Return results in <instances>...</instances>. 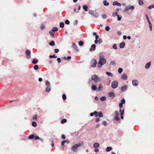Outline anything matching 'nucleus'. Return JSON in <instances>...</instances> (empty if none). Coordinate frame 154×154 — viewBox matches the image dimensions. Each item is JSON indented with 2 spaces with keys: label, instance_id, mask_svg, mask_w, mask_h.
<instances>
[{
  "label": "nucleus",
  "instance_id": "1",
  "mask_svg": "<svg viewBox=\"0 0 154 154\" xmlns=\"http://www.w3.org/2000/svg\"><path fill=\"white\" fill-rule=\"evenodd\" d=\"M103 57V55H100L99 56V61L98 63V66L99 68H100L104 64L106 63V60Z\"/></svg>",
  "mask_w": 154,
  "mask_h": 154
},
{
  "label": "nucleus",
  "instance_id": "11",
  "mask_svg": "<svg viewBox=\"0 0 154 154\" xmlns=\"http://www.w3.org/2000/svg\"><path fill=\"white\" fill-rule=\"evenodd\" d=\"M125 46V43L124 42H121L119 45V47L121 48H122L124 47Z\"/></svg>",
  "mask_w": 154,
  "mask_h": 154
},
{
  "label": "nucleus",
  "instance_id": "22",
  "mask_svg": "<svg viewBox=\"0 0 154 154\" xmlns=\"http://www.w3.org/2000/svg\"><path fill=\"white\" fill-rule=\"evenodd\" d=\"M64 23L63 22H60V26L61 28L64 27Z\"/></svg>",
  "mask_w": 154,
  "mask_h": 154
},
{
  "label": "nucleus",
  "instance_id": "25",
  "mask_svg": "<svg viewBox=\"0 0 154 154\" xmlns=\"http://www.w3.org/2000/svg\"><path fill=\"white\" fill-rule=\"evenodd\" d=\"M83 8L85 11H88L87 9H88V8L87 5H83Z\"/></svg>",
  "mask_w": 154,
  "mask_h": 154
},
{
  "label": "nucleus",
  "instance_id": "35",
  "mask_svg": "<svg viewBox=\"0 0 154 154\" xmlns=\"http://www.w3.org/2000/svg\"><path fill=\"white\" fill-rule=\"evenodd\" d=\"M32 125L33 127H36L37 126V124L35 122H32Z\"/></svg>",
  "mask_w": 154,
  "mask_h": 154
},
{
  "label": "nucleus",
  "instance_id": "12",
  "mask_svg": "<svg viewBox=\"0 0 154 154\" xmlns=\"http://www.w3.org/2000/svg\"><path fill=\"white\" fill-rule=\"evenodd\" d=\"M121 78L124 80L126 79L127 78V75L125 74H123L122 75Z\"/></svg>",
  "mask_w": 154,
  "mask_h": 154
},
{
  "label": "nucleus",
  "instance_id": "24",
  "mask_svg": "<svg viewBox=\"0 0 154 154\" xmlns=\"http://www.w3.org/2000/svg\"><path fill=\"white\" fill-rule=\"evenodd\" d=\"M103 4L104 5L106 6H108L109 5V3L107 2V1L105 0L103 2Z\"/></svg>",
  "mask_w": 154,
  "mask_h": 154
},
{
  "label": "nucleus",
  "instance_id": "48",
  "mask_svg": "<svg viewBox=\"0 0 154 154\" xmlns=\"http://www.w3.org/2000/svg\"><path fill=\"white\" fill-rule=\"evenodd\" d=\"M62 98L63 100H66V95L65 94H63Z\"/></svg>",
  "mask_w": 154,
  "mask_h": 154
},
{
  "label": "nucleus",
  "instance_id": "27",
  "mask_svg": "<svg viewBox=\"0 0 154 154\" xmlns=\"http://www.w3.org/2000/svg\"><path fill=\"white\" fill-rule=\"evenodd\" d=\"M38 62V60H36L35 59H33V60L32 61V63L34 64H36Z\"/></svg>",
  "mask_w": 154,
  "mask_h": 154
},
{
  "label": "nucleus",
  "instance_id": "14",
  "mask_svg": "<svg viewBox=\"0 0 154 154\" xmlns=\"http://www.w3.org/2000/svg\"><path fill=\"white\" fill-rule=\"evenodd\" d=\"M150 65H151V62H149L147 63L145 66V68L146 69H148L150 67Z\"/></svg>",
  "mask_w": 154,
  "mask_h": 154
},
{
  "label": "nucleus",
  "instance_id": "20",
  "mask_svg": "<svg viewBox=\"0 0 154 154\" xmlns=\"http://www.w3.org/2000/svg\"><path fill=\"white\" fill-rule=\"evenodd\" d=\"M49 45L51 46H54L55 45V42L54 41H51V42L49 43Z\"/></svg>",
  "mask_w": 154,
  "mask_h": 154
},
{
  "label": "nucleus",
  "instance_id": "40",
  "mask_svg": "<svg viewBox=\"0 0 154 154\" xmlns=\"http://www.w3.org/2000/svg\"><path fill=\"white\" fill-rule=\"evenodd\" d=\"M124 110L123 109V111H122V113H120L121 118L122 119H123L124 117H123V113H124Z\"/></svg>",
  "mask_w": 154,
  "mask_h": 154
},
{
  "label": "nucleus",
  "instance_id": "52",
  "mask_svg": "<svg viewBox=\"0 0 154 154\" xmlns=\"http://www.w3.org/2000/svg\"><path fill=\"white\" fill-rule=\"evenodd\" d=\"M109 27L108 26H107L105 27V29L107 31H108L109 29Z\"/></svg>",
  "mask_w": 154,
  "mask_h": 154
},
{
  "label": "nucleus",
  "instance_id": "64",
  "mask_svg": "<svg viewBox=\"0 0 154 154\" xmlns=\"http://www.w3.org/2000/svg\"><path fill=\"white\" fill-rule=\"evenodd\" d=\"M78 23V21L77 20H75L74 22V25H75L77 24Z\"/></svg>",
  "mask_w": 154,
  "mask_h": 154
},
{
  "label": "nucleus",
  "instance_id": "38",
  "mask_svg": "<svg viewBox=\"0 0 154 154\" xmlns=\"http://www.w3.org/2000/svg\"><path fill=\"white\" fill-rule=\"evenodd\" d=\"M49 57L50 58H56L57 57L56 56L55 54H54L53 55H50L49 56Z\"/></svg>",
  "mask_w": 154,
  "mask_h": 154
},
{
  "label": "nucleus",
  "instance_id": "49",
  "mask_svg": "<svg viewBox=\"0 0 154 154\" xmlns=\"http://www.w3.org/2000/svg\"><path fill=\"white\" fill-rule=\"evenodd\" d=\"M93 113H94V115H95V116L96 117H97L98 116V115H97V114H98V112L96 111H94V112H93Z\"/></svg>",
  "mask_w": 154,
  "mask_h": 154
},
{
  "label": "nucleus",
  "instance_id": "13",
  "mask_svg": "<svg viewBox=\"0 0 154 154\" xmlns=\"http://www.w3.org/2000/svg\"><path fill=\"white\" fill-rule=\"evenodd\" d=\"M113 5H117L118 6H121V4L119 3L118 2L116 1L114 2L113 3Z\"/></svg>",
  "mask_w": 154,
  "mask_h": 154
},
{
  "label": "nucleus",
  "instance_id": "60",
  "mask_svg": "<svg viewBox=\"0 0 154 154\" xmlns=\"http://www.w3.org/2000/svg\"><path fill=\"white\" fill-rule=\"evenodd\" d=\"M98 42L99 44L102 43L103 42V41L101 38H100L98 40Z\"/></svg>",
  "mask_w": 154,
  "mask_h": 154
},
{
  "label": "nucleus",
  "instance_id": "51",
  "mask_svg": "<svg viewBox=\"0 0 154 154\" xmlns=\"http://www.w3.org/2000/svg\"><path fill=\"white\" fill-rule=\"evenodd\" d=\"M103 87L102 85L101 84H100L99 85V87L98 88V89L99 91H100V88H101Z\"/></svg>",
  "mask_w": 154,
  "mask_h": 154
},
{
  "label": "nucleus",
  "instance_id": "42",
  "mask_svg": "<svg viewBox=\"0 0 154 154\" xmlns=\"http://www.w3.org/2000/svg\"><path fill=\"white\" fill-rule=\"evenodd\" d=\"M100 99L101 101H104L106 99V97H102L100 98Z\"/></svg>",
  "mask_w": 154,
  "mask_h": 154
},
{
  "label": "nucleus",
  "instance_id": "53",
  "mask_svg": "<svg viewBox=\"0 0 154 154\" xmlns=\"http://www.w3.org/2000/svg\"><path fill=\"white\" fill-rule=\"evenodd\" d=\"M65 142H66V140H64L62 141L61 143V144L62 146H63L65 143Z\"/></svg>",
  "mask_w": 154,
  "mask_h": 154
},
{
  "label": "nucleus",
  "instance_id": "7",
  "mask_svg": "<svg viewBox=\"0 0 154 154\" xmlns=\"http://www.w3.org/2000/svg\"><path fill=\"white\" fill-rule=\"evenodd\" d=\"M134 7L133 6L130 7L129 6H127L125 9L124 11H125L129 10H133L134 9Z\"/></svg>",
  "mask_w": 154,
  "mask_h": 154
},
{
  "label": "nucleus",
  "instance_id": "2",
  "mask_svg": "<svg viewBox=\"0 0 154 154\" xmlns=\"http://www.w3.org/2000/svg\"><path fill=\"white\" fill-rule=\"evenodd\" d=\"M83 144V143H79L76 144L74 146H73L71 147V149L74 152H75L78 148L82 146Z\"/></svg>",
  "mask_w": 154,
  "mask_h": 154
},
{
  "label": "nucleus",
  "instance_id": "50",
  "mask_svg": "<svg viewBox=\"0 0 154 154\" xmlns=\"http://www.w3.org/2000/svg\"><path fill=\"white\" fill-rule=\"evenodd\" d=\"M112 48L114 49H117V47L116 46V44H114L112 46Z\"/></svg>",
  "mask_w": 154,
  "mask_h": 154
},
{
  "label": "nucleus",
  "instance_id": "30",
  "mask_svg": "<svg viewBox=\"0 0 154 154\" xmlns=\"http://www.w3.org/2000/svg\"><path fill=\"white\" fill-rule=\"evenodd\" d=\"M98 116L100 117H103V115L101 112H99Z\"/></svg>",
  "mask_w": 154,
  "mask_h": 154
},
{
  "label": "nucleus",
  "instance_id": "17",
  "mask_svg": "<svg viewBox=\"0 0 154 154\" xmlns=\"http://www.w3.org/2000/svg\"><path fill=\"white\" fill-rule=\"evenodd\" d=\"M127 88V86L126 85H125L122 88L121 91H124L126 90Z\"/></svg>",
  "mask_w": 154,
  "mask_h": 154
},
{
  "label": "nucleus",
  "instance_id": "19",
  "mask_svg": "<svg viewBox=\"0 0 154 154\" xmlns=\"http://www.w3.org/2000/svg\"><path fill=\"white\" fill-rule=\"evenodd\" d=\"M99 146V144L98 143H95L94 144V148H98Z\"/></svg>",
  "mask_w": 154,
  "mask_h": 154
},
{
  "label": "nucleus",
  "instance_id": "55",
  "mask_svg": "<svg viewBox=\"0 0 154 154\" xmlns=\"http://www.w3.org/2000/svg\"><path fill=\"white\" fill-rule=\"evenodd\" d=\"M125 103V100L124 99H122L121 100V103H122V104H124Z\"/></svg>",
  "mask_w": 154,
  "mask_h": 154
},
{
  "label": "nucleus",
  "instance_id": "33",
  "mask_svg": "<svg viewBox=\"0 0 154 154\" xmlns=\"http://www.w3.org/2000/svg\"><path fill=\"white\" fill-rule=\"evenodd\" d=\"M66 121H67V120L66 119H63L61 121V123L62 124H63L64 123L66 122Z\"/></svg>",
  "mask_w": 154,
  "mask_h": 154
},
{
  "label": "nucleus",
  "instance_id": "9",
  "mask_svg": "<svg viewBox=\"0 0 154 154\" xmlns=\"http://www.w3.org/2000/svg\"><path fill=\"white\" fill-rule=\"evenodd\" d=\"M72 46L74 48V49L75 51H79V49L78 48V47L75 43H73Z\"/></svg>",
  "mask_w": 154,
  "mask_h": 154
},
{
  "label": "nucleus",
  "instance_id": "18",
  "mask_svg": "<svg viewBox=\"0 0 154 154\" xmlns=\"http://www.w3.org/2000/svg\"><path fill=\"white\" fill-rule=\"evenodd\" d=\"M94 17H98L99 14L96 11L92 15Z\"/></svg>",
  "mask_w": 154,
  "mask_h": 154
},
{
  "label": "nucleus",
  "instance_id": "34",
  "mask_svg": "<svg viewBox=\"0 0 154 154\" xmlns=\"http://www.w3.org/2000/svg\"><path fill=\"white\" fill-rule=\"evenodd\" d=\"M154 8V5H152L148 6V8L149 9H150Z\"/></svg>",
  "mask_w": 154,
  "mask_h": 154
},
{
  "label": "nucleus",
  "instance_id": "59",
  "mask_svg": "<svg viewBox=\"0 0 154 154\" xmlns=\"http://www.w3.org/2000/svg\"><path fill=\"white\" fill-rule=\"evenodd\" d=\"M57 62L58 63H60L61 62V59L59 58H58L57 59Z\"/></svg>",
  "mask_w": 154,
  "mask_h": 154
},
{
  "label": "nucleus",
  "instance_id": "62",
  "mask_svg": "<svg viewBox=\"0 0 154 154\" xmlns=\"http://www.w3.org/2000/svg\"><path fill=\"white\" fill-rule=\"evenodd\" d=\"M61 138L63 139H65V138H66L64 134L62 135V136H61Z\"/></svg>",
  "mask_w": 154,
  "mask_h": 154
},
{
  "label": "nucleus",
  "instance_id": "10",
  "mask_svg": "<svg viewBox=\"0 0 154 154\" xmlns=\"http://www.w3.org/2000/svg\"><path fill=\"white\" fill-rule=\"evenodd\" d=\"M96 45L95 44H93L92 45L91 48L90 49V51H94L95 49Z\"/></svg>",
  "mask_w": 154,
  "mask_h": 154
},
{
  "label": "nucleus",
  "instance_id": "29",
  "mask_svg": "<svg viewBox=\"0 0 154 154\" xmlns=\"http://www.w3.org/2000/svg\"><path fill=\"white\" fill-rule=\"evenodd\" d=\"M35 137V136L34 134H31L30 135H29L28 137L30 139H32L33 138Z\"/></svg>",
  "mask_w": 154,
  "mask_h": 154
},
{
  "label": "nucleus",
  "instance_id": "32",
  "mask_svg": "<svg viewBox=\"0 0 154 154\" xmlns=\"http://www.w3.org/2000/svg\"><path fill=\"white\" fill-rule=\"evenodd\" d=\"M96 11H94L92 10H89V14L93 15V14L95 13Z\"/></svg>",
  "mask_w": 154,
  "mask_h": 154
},
{
  "label": "nucleus",
  "instance_id": "6",
  "mask_svg": "<svg viewBox=\"0 0 154 154\" xmlns=\"http://www.w3.org/2000/svg\"><path fill=\"white\" fill-rule=\"evenodd\" d=\"M26 55V58L27 59H29L31 57V53L30 51L29 50H26L25 52Z\"/></svg>",
  "mask_w": 154,
  "mask_h": 154
},
{
  "label": "nucleus",
  "instance_id": "39",
  "mask_svg": "<svg viewBox=\"0 0 154 154\" xmlns=\"http://www.w3.org/2000/svg\"><path fill=\"white\" fill-rule=\"evenodd\" d=\"M84 44L83 42L82 41H80L79 42V45L80 46H82Z\"/></svg>",
  "mask_w": 154,
  "mask_h": 154
},
{
  "label": "nucleus",
  "instance_id": "61",
  "mask_svg": "<svg viewBox=\"0 0 154 154\" xmlns=\"http://www.w3.org/2000/svg\"><path fill=\"white\" fill-rule=\"evenodd\" d=\"M34 137L35 140H36L40 139V138L38 136H35Z\"/></svg>",
  "mask_w": 154,
  "mask_h": 154
},
{
  "label": "nucleus",
  "instance_id": "3",
  "mask_svg": "<svg viewBox=\"0 0 154 154\" xmlns=\"http://www.w3.org/2000/svg\"><path fill=\"white\" fill-rule=\"evenodd\" d=\"M92 80H93L94 82L97 83L100 81V79L96 75H93L91 78Z\"/></svg>",
  "mask_w": 154,
  "mask_h": 154
},
{
  "label": "nucleus",
  "instance_id": "47",
  "mask_svg": "<svg viewBox=\"0 0 154 154\" xmlns=\"http://www.w3.org/2000/svg\"><path fill=\"white\" fill-rule=\"evenodd\" d=\"M115 119L117 121H119L120 120V118L118 116H116L115 118Z\"/></svg>",
  "mask_w": 154,
  "mask_h": 154
},
{
  "label": "nucleus",
  "instance_id": "23",
  "mask_svg": "<svg viewBox=\"0 0 154 154\" xmlns=\"http://www.w3.org/2000/svg\"><path fill=\"white\" fill-rule=\"evenodd\" d=\"M51 90V88L50 86H48L46 88V91L47 92H49Z\"/></svg>",
  "mask_w": 154,
  "mask_h": 154
},
{
  "label": "nucleus",
  "instance_id": "8",
  "mask_svg": "<svg viewBox=\"0 0 154 154\" xmlns=\"http://www.w3.org/2000/svg\"><path fill=\"white\" fill-rule=\"evenodd\" d=\"M132 83L133 85L137 86L138 84V82L136 80H134L132 82Z\"/></svg>",
  "mask_w": 154,
  "mask_h": 154
},
{
  "label": "nucleus",
  "instance_id": "44",
  "mask_svg": "<svg viewBox=\"0 0 154 154\" xmlns=\"http://www.w3.org/2000/svg\"><path fill=\"white\" fill-rule=\"evenodd\" d=\"M122 70H123V69H122V68H119V69H118V72L120 73H121L122 72Z\"/></svg>",
  "mask_w": 154,
  "mask_h": 154
},
{
  "label": "nucleus",
  "instance_id": "4",
  "mask_svg": "<svg viewBox=\"0 0 154 154\" xmlns=\"http://www.w3.org/2000/svg\"><path fill=\"white\" fill-rule=\"evenodd\" d=\"M97 61L94 59L92 60L91 62V66L92 67H95L96 66L97 64Z\"/></svg>",
  "mask_w": 154,
  "mask_h": 154
},
{
  "label": "nucleus",
  "instance_id": "26",
  "mask_svg": "<svg viewBox=\"0 0 154 154\" xmlns=\"http://www.w3.org/2000/svg\"><path fill=\"white\" fill-rule=\"evenodd\" d=\"M112 149V148L111 147H107L106 148V151L109 152L111 151Z\"/></svg>",
  "mask_w": 154,
  "mask_h": 154
},
{
  "label": "nucleus",
  "instance_id": "31",
  "mask_svg": "<svg viewBox=\"0 0 154 154\" xmlns=\"http://www.w3.org/2000/svg\"><path fill=\"white\" fill-rule=\"evenodd\" d=\"M106 74L108 75L109 76H112L113 75H112V74L109 72H106Z\"/></svg>",
  "mask_w": 154,
  "mask_h": 154
},
{
  "label": "nucleus",
  "instance_id": "37",
  "mask_svg": "<svg viewBox=\"0 0 154 154\" xmlns=\"http://www.w3.org/2000/svg\"><path fill=\"white\" fill-rule=\"evenodd\" d=\"M38 66L37 65H35L34 66V69L35 70H37L38 69Z\"/></svg>",
  "mask_w": 154,
  "mask_h": 154
},
{
  "label": "nucleus",
  "instance_id": "41",
  "mask_svg": "<svg viewBox=\"0 0 154 154\" xmlns=\"http://www.w3.org/2000/svg\"><path fill=\"white\" fill-rule=\"evenodd\" d=\"M46 85L48 86H50V83L48 81H47L46 82Z\"/></svg>",
  "mask_w": 154,
  "mask_h": 154
},
{
  "label": "nucleus",
  "instance_id": "21",
  "mask_svg": "<svg viewBox=\"0 0 154 154\" xmlns=\"http://www.w3.org/2000/svg\"><path fill=\"white\" fill-rule=\"evenodd\" d=\"M138 3L140 5H143L144 4L143 0H139Z\"/></svg>",
  "mask_w": 154,
  "mask_h": 154
},
{
  "label": "nucleus",
  "instance_id": "15",
  "mask_svg": "<svg viewBox=\"0 0 154 154\" xmlns=\"http://www.w3.org/2000/svg\"><path fill=\"white\" fill-rule=\"evenodd\" d=\"M49 33L51 35V36L52 38H54V35L55 33V32L53 31V30H51L49 32Z\"/></svg>",
  "mask_w": 154,
  "mask_h": 154
},
{
  "label": "nucleus",
  "instance_id": "45",
  "mask_svg": "<svg viewBox=\"0 0 154 154\" xmlns=\"http://www.w3.org/2000/svg\"><path fill=\"white\" fill-rule=\"evenodd\" d=\"M40 28L41 30H43L45 29V26L43 24H42L40 26Z\"/></svg>",
  "mask_w": 154,
  "mask_h": 154
},
{
  "label": "nucleus",
  "instance_id": "43",
  "mask_svg": "<svg viewBox=\"0 0 154 154\" xmlns=\"http://www.w3.org/2000/svg\"><path fill=\"white\" fill-rule=\"evenodd\" d=\"M37 115H34L33 117V119L35 120H37Z\"/></svg>",
  "mask_w": 154,
  "mask_h": 154
},
{
  "label": "nucleus",
  "instance_id": "16",
  "mask_svg": "<svg viewBox=\"0 0 154 154\" xmlns=\"http://www.w3.org/2000/svg\"><path fill=\"white\" fill-rule=\"evenodd\" d=\"M109 95L110 97H115V94L112 92H110L109 93Z\"/></svg>",
  "mask_w": 154,
  "mask_h": 154
},
{
  "label": "nucleus",
  "instance_id": "46",
  "mask_svg": "<svg viewBox=\"0 0 154 154\" xmlns=\"http://www.w3.org/2000/svg\"><path fill=\"white\" fill-rule=\"evenodd\" d=\"M110 65H113L115 64V63L114 61L113 60H112L110 61Z\"/></svg>",
  "mask_w": 154,
  "mask_h": 154
},
{
  "label": "nucleus",
  "instance_id": "36",
  "mask_svg": "<svg viewBox=\"0 0 154 154\" xmlns=\"http://www.w3.org/2000/svg\"><path fill=\"white\" fill-rule=\"evenodd\" d=\"M91 88L93 90H95L97 89V87L95 85H93Z\"/></svg>",
  "mask_w": 154,
  "mask_h": 154
},
{
  "label": "nucleus",
  "instance_id": "57",
  "mask_svg": "<svg viewBox=\"0 0 154 154\" xmlns=\"http://www.w3.org/2000/svg\"><path fill=\"white\" fill-rule=\"evenodd\" d=\"M119 107L120 109H121V108L123 106V104L122 103H120L119 105Z\"/></svg>",
  "mask_w": 154,
  "mask_h": 154
},
{
  "label": "nucleus",
  "instance_id": "58",
  "mask_svg": "<svg viewBox=\"0 0 154 154\" xmlns=\"http://www.w3.org/2000/svg\"><path fill=\"white\" fill-rule=\"evenodd\" d=\"M149 27L150 31L152 30V25L151 23V24H149Z\"/></svg>",
  "mask_w": 154,
  "mask_h": 154
},
{
  "label": "nucleus",
  "instance_id": "63",
  "mask_svg": "<svg viewBox=\"0 0 154 154\" xmlns=\"http://www.w3.org/2000/svg\"><path fill=\"white\" fill-rule=\"evenodd\" d=\"M59 51V50L58 49H54V52L55 53H57Z\"/></svg>",
  "mask_w": 154,
  "mask_h": 154
},
{
  "label": "nucleus",
  "instance_id": "54",
  "mask_svg": "<svg viewBox=\"0 0 154 154\" xmlns=\"http://www.w3.org/2000/svg\"><path fill=\"white\" fill-rule=\"evenodd\" d=\"M102 18L104 19H105L106 18V16L105 14H102Z\"/></svg>",
  "mask_w": 154,
  "mask_h": 154
},
{
  "label": "nucleus",
  "instance_id": "56",
  "mask_svg": "<svg viewBox=\"0 0 154 154\" xmlns=\"http://www.w3.org/2000/svg\"><path fill=\"white\" fill-rule=\"evenodd\" d=\"M65 23L66 24H69V21L68 20H66L65 21Z\"/></svg>",
  "mask_w": 154,
  "mask_h": 154
},
{
  "label": "nucleus",
  "instance_id": "28",
  "mask_svg": "<svg viewBox=\"0 0 154 154\" xmlns=\"http://www.w3.org/2000/svg\"><path fill=\"white\" fill-rule=\"evenodd\" d=\"M51 30H53L55 32L57 31L58 29L57 27H54Z\"/></svg>",
  "mask_w": 154,
  "mask_h": 154
},
{
  "label": "nucleus",
  "instance_id": "5",
  "mask_svg": "<svg viewBox=\"0 0 154 154\" xmlns=\"http://www.w3.org/2000/svg\"><path fill=\"white\" fill-rule=\"evenodd\" d=\"M118 85V82L117 81H114L112 82L111 84V86L112 88H116Z\"/></svg>",
  "mask_w": 154,
  "mask_h": 154
}]
</instances>
